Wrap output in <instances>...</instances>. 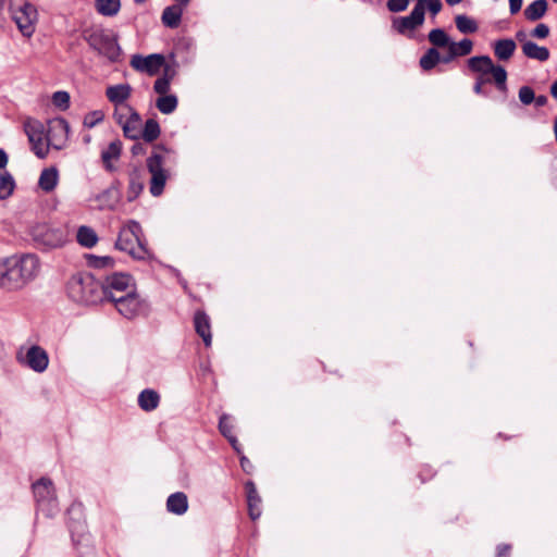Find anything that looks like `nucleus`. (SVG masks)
<instances>
[{
	"label": "nucleus",
	"mask_w": 557,
	"mask_h": 557,
	"mask_svg": "<svg viewBox=\"0 0 557 557\" xmlns=\"http://www.w3.org/2000/svg\"><path fill=\"white\" fill-rule=\"evenodd\" d=\"M535 99V94H534V90L529 87V86H522L520 89H519V100L528 106V104H531Z\"/></svg>",
	"instance_id": "nucleus-46"
},
{
	"label": "nucleus",
	"mask_w": 557,
	"mask_h": 557,
	"mask_svg": "<svg viewBox=\"0 0 557 557\" xmlns=\"http://www.w3.org/2000/svg\"><path fill=\"white\" fill-rule=\"evenodd\" d=\"M409 0H388L387 9L391 12H401L405 11L408 7Z\"/></svg>",
	"instance_id": "nucleus-48"
},
{
	"label": "nucleus",
	"mask_w": 557,
	"mask_h": 557,
	"mask_svg": "<svg viewBox=\"0 0 557 557\" xmlns=\"http://www.w3.org/2000/svg\"><path fill=\"white\" fill-rule=\"evenodd\" d=\"M516 48L515 40L510 38L499 39L494 42V53L500 61L509 60L513 55Z\"/></svg>",
	"instance_id": "nucleus-24"
},
{
	"label": "nucleus",
	"mask_w": 557,
	"mask_h": 557,
	"mask_svg": "<svg viewBox=\"0 0 557 557\" xmlns=\"http://www.w3.org/2000/svg\"><path fill=\"white\" fill-rule=\"evenodd\" d=\"M121 152L122 143L119 139L110 143V145L101 152V160L107 171L113 172L115 170L113 161L119 160Z\"/></svg>",
	"instance_id": "nucleus-21"
},
{
	"label": "nucleus",
	"mask_w": 557,
	"mask_h": 557,
	"mask_svg": "<svg viewBox=\"0 0 557 557\" xmlns=\"http://www.w3.org/2000/svg\"><path fill=\"white\" fill-rule=\"evenodd\" d=\"M24 361L33 371L41 373L48 368L49 357L44 348L34 345L28 348Z\"/></svg>",
	"instance_id": "nucleus-16"
},
{
	"label": "nucleus",
	"mask_w": 557,
	"mask_h": 557,
	"mask_svg": "<svg viewBox=\"0 0 557 557\" xmlns=\"http://www.w3.org/2000/svg\"><path fill=\"white\" fill-rule=\"evenodd\" d=\"M120 297H125V293L124 294H115L114 297H106L104 300H108V301L114 304V298H120Z\"/></svg>",
	"instance_id": "nucleus-58"
},
{
	"label": "nucleus",
	"mask_w": 557,
	"mask_h": 557,
	"mask_svg": "<svg viewBox=\"0 0 557 557\" xmlns=\"http://www.w3.org/2000/svg\"><path fill=\"white\" fill-rule=\"evenodd\" d=\"M166 509L175 515H183L188 509L187 496L183 492L171 494L166 500Z\"/></svg>",
	"instance_id": "nucleus-25"
},
{
	"label": "nucleus",
	"mask_w": 557,
	"mask_h": 557,
	"mask_svg": "<svg viewBox=\"0 0 557 557\" xmlns=\"http://www.w3.org/2000/svg\"><path fill=\"white\" fill-rule=\"evenodd\" d=\"M468 67L471 72L478 73L473 91L476 95L483 92V85L494 82L496 88L502 91H507V72L502 65L494 64L488 55H475L468 60Z\"/></svg>",
	"instance_id": "nucleus-2"
},
{
	"label": "nucleus",
	"mask_w": 557,
	"mask_h": 557,
	"mask_svg": "<svg viewBox=\"0 0 557 557\" xmlns=\"http://www.w3.org/2000/svg\"><path fill=\"white\" fill-rule=\"evenodd\" d=\"M177 97L175 95H164L157 99L156 107L163 114H170L177 107Z\"/></svg>",
	"instance_id": "nucleus-37"
},
{
	"label": "nucleus",
	"mask_w": 557,
	"mask_h": 557,
	"mask_svg": "<svg viewBox=\"0 0 557 557\" xmlns=\"http://www.w3.org/2000/svg\"><path fill=\"white\" fill-rule=\"evenodd\" d=\"M160 133L159 123L154 119H149L146 121L144 128L140 129V138L147 143H152L160 136Z\"/></svg>",
	"instance_id": "nucleus-34"
},
{
	"label": "nucleus",
	"mask_w": 557,
	"mask_h": 557,
	"mask_svg": "<svg viewBox=\"0 0 557 557\" xmlns=\"http://www.w3.org/2000/svg\"><path fill=\"white\" fill-rule=\"evenodd\" d=\"M132 87L128 84H117L109 86L106 89V96L115 107L125 106V101L131 97Z\"/></svg>",
	"instance_id": "nucleus-19"
},
{
	"label": "nucleus",
	"mask_w": 557,
	"mask_h": 557,
	"mask_svg": "<svg viewBox=\"0 0 557 557\" xmlns=\"http://www.w3.org/2000/svg\"><path fill=\"white\" fill-rule=\"evenodd\" d=\"M25 133L32 146V151L40 159L47 157L49 152L48 141L44 125L36 120H28L24 124Z\"/></svg>",
	"instance_id": "nucleus-10"
},
{
	"label": "nucleus",
	"mask_w": 557,
	"mask_h": 557,
	"mask_svg": "<svg viewBox=\"0 0 557 557\" xmlns=\"http://www.w3.org/2000/svg\"><path fill=\"white\" fill-rule=\"evenodd\" d=\"M522 0H509L510 13L516 14L521 10Z\"/></svg>",
	"instance_id": "nucleus-51"
},
{
	"label": "nucleus",
	"mask_w": 557,
	"mask_h": 557,
	"mask_svg": "<svg viewBox=\"0 0 557 557\" xmlns=\"http://www.w3.org/2000/svg\"><path fill=\"white\" fill-rule=\"evenodd\" d=\"M33 493L38 510L47 517L54 516L58 510V498L53 483L48 478H41L33 484Z\"/></svg>",
	"instance_id": "nucleus-7"
},
{
	"label": "nucleus",
	"mask_w": 557,
	"mask_h": 557,
	"mask_svg": "<svg viewBox=\"0 0 557 557\" xmlns=\"http://www.w3.org/2000/svg\"><path fill=\"white\" fill-rule=\"evenodd\" d=\"M511 552V545L510 544H499L496 548V555L497 557H508Z\"/></svg>",
	"instance_id": "nucleus-50"
},
{
	"label": "nucleus",
	"mask_w": 557,
	"mask_h": 557,
	"mask_svg": "<svg viewBox=\"0 0 557 557\" xmlns=\"http://www.w3.org/2000/svg\"><path fill=\"white\" fill-rule=\"evenodd\" d=\"M547 7L546 0H535L524 9V16L528 21H537L545 15Z\"/></svg>",
	"instance_id": "nucleus-31"
},
{
	"label": "nucleus",
	"mask_w": 557,
	"mask_h": 557,
	"mask_svg": "<svg viewBox=\"0 0 557 557\" xmlns=\"http://www.w3.org/2000/svg\"><path fill=\"white\" fill-rule=\"evenodd\" d=\"M115 248L127 252L135 259H146L148 249L143 239V228L137 221L131 220L120 230Z\"/></svg>",
	"instance_id": "nucleus-4"
},
{
	"label": "nucleus",
	"mask_w": 557,
	"mask_h": 557,
	"mask_svg": "<svg viewBox=\"0 0 557 557\" xmlns=\"http://www.w3.org/2000/svg\"><path fill=\"white\" fill-rule=\"evenodd\" d=\"M448 5H456L460 3L462 0H445Z\"/></svg>",
	"instance_id": "nucleus-59"
},
{
	"label": "nucleus",
	"mask_w": 557,
	"mask_h": 557,
	"mask_svg": "<svg viewBox=\"0 0 557 557\" xmlns=\"http://www.w3.org/2000/svg\"><path fill=\"white\" fill-rule=\"evenodd\" d=\"M59 182V172L57 168L51 166L44 169L40 173L39 180H38V186L45 191L50 193L52 191Z\"/></svg>",
	"instance_id": "nucleus-23"
},
{
	"label": "nucleus",
	"mask_w": 557,
	"mask_h": 557,
	"mask_svg": "<svg viewBox=\"0 0 557 557\" xmlns=\"http://www.w3.org/2000/svg\"><path fill=\"white\" fill-rule=\"evenodd\" d=\"M8 164V154L0 148V170H3Z\"/></svg>",
	"instance_id": "nucleus-53"
},
{
	"label": "nucleus",
	"mask_w": 557,
	"mask_h": 557,
	"mask_svg": "<svg viewBox=\"0 0 557 557\" xmlns=\"http://www.w3.org/2000/svg\"><path fill=\"white\" fill-rule=\"evenodd\" d=\"M164 61V57L159 53L147 57L134 54L131 59V66L138 72L156 75L163 66Z\"/></svg>",
	"instance_id": "nucleus-13"
},
{
	"label": "nucleus",
	"mask_w": 557,
	"mask_h": 557,
	"mask_svg": "<svg viewBox=\"0 0 557 557\" xmlns=\"http://www.w3.org/2000/svg\"><path fill=\"white\" fill-rule=\"evenodd\" d=\"M67 296L82 305H96L103 301V286L101 282L88 272L73 274L66 283Z\"/></svg>",
	"instance_id": "nucleus-3"
},
{
	"label": "nucleus",
	"mask_w": 557,
	"mask_h": 557,
	"mask_svg": "<svg viewBox=\"0 0 557 557\" xmlns=\"http://www.w3.org/2000/svg\"><path fill=\"white\" fill-rule=\"evenodd\" d=\"M240 466H242L243 470H244V471H246V472H248V473L250 472V470H251V468H252V466H251V463H250L249 459H248L247 457H245V456H243V457L240 458Z\"/></svg>",
	"instance_id": "nucleus-52"
},
{
	"label": "nucleus",
	"mask_w": 557,
	"mask_h": 557,
	"mask_svg": "<svg viewBox=\"0 0 557 557\" xmlns=\"http://www.w3.org/2000/svg\"><path fill=\"white\" fill-rule=\"evenodd\" d=\"M177 3H180L181 5H187L189 3L190 0H175Z\"/></svg>",
	"instance_id": "nucleus-61"
},
{
	"label": "nucleus",
	"mask_w": 557,
	"mask_h": 557,
	"mask_svg": "<svg viewBox=\"0 0 557 557\" xmlns=\"http://www.w3.org/2000/svg\"><path fill=\"white\" fill-rule=\"evenodd\" d=\"M441 62V54L436 48H430L420 59V66L424 71H431Z\"/></svg>",
	"instance_id": "nucleus-36"
},
{
	"label": "nucleus",
	"mask_w": 557,
	"mask_h": 557,
	"mask_svg": "<svg viewBox=\"0 0 557 557\" xmlns=\"http://www.w3.org/2000/svg\"><path fill=\"white\" fill-rule=\"evenodd\" d=\"M245 491L249 516L252 520H257L261 516V497L252 481L245 483Z\"/></svg>",
	"instance_id": "nucleus-18"
},
{
	"label": "nucleus",
	"mask_w": 557,
	"mask_h": 557,
	"mask_svg": "<svg viewBox=\"0 0 557 557\" xmlns=\"http://www.w3.org/2000/svg\"><path fill=\"white\" fill-rule=\"evenodd\" d=\"M114 306L126 319H133L144 310L143 302L134 290L126 293L125 297L114 298Z\"/></svg>",
	"instance_id": "nucleus-14"
},
{
	"label": "nucleus",
	"mask_w": 557,
	"mask_h": 557,
	"mask_svg": "<svg viewBox=\"0 0 557 557\" xmlns=\"http://www.w3.org/2000/svg\"><path fill=\"white\" fill-rule=\"evenodd\" d=\"M416 9H420V12L424 13L428 9L433 16L438 14L443 8L441 0H417L414 5Z\"/></svg>",
	"instance_id": "nucleus-42"
},
{
	"label": "nucleus",
	"mask_w": 557,
	"mask_h": 557,
	"mask_svg": "<svg viewBox=\"0 0 557 557\" xmlns=\"http://www.w3.org/2000/svg\"><path fill=\"white\" fill-rule=\"evenodd\" d=\"M429 41L435 47L443 48L448 47L450 44V39L448 35L442 28H434L428 35Z\"/></svg>",
	"instance_id": "nucleus-38"
},
{
	"label": "nucleus",
	"mask_w": 557,
	"mask_h": 557,
	"mask_svg": "<svg viewBox=\"0 0 557 557\" xmlns=\"http://www.w3.org/2000/svg\"><path fill=\"white\" fill-rule=\"evenodd\" d=\"M140 126H141V117L135 111L131 113V117L125 121V125L122 127L125 137L129 139H138L140 138Z\"/></svg>",
	"instance_id": "nucleus-30"
},
{
	"label": "nucleus",
	"mask_w": 557,
	"mask_h": 557,
	"mask_svg": "<svg viewBox=\"0 0 557 557\" xmlns=\"http://www.w3.org/2000/svg\"><path fill=\"white\" fill-rule=\"evenodd\" d=\"M3 0H0V5L2 4Z\"/></svg>",
	"instance_id": "nucleus-62"
},
{
	"label": "nucleus",
	"mask_w": 557,
	"mask_h": 557,
	"mask_svg": "<svg viewBox=\"0 0 557 557\" xmlns=\"http://www.w3.org/2000/svg\"><path fill=\"white\" fill-rule=\"evenodd\" d=\"M172 78L173 73H170V71L166 69L164 71V74L161 77L157 78V81L154 82L153 90L160 96L168 95Z\"/></svg>",
	"instance_id": "nucleus-41"
},
{
	"label": "nucleus",
	"mask_w": 557,
	"mask_h": 557,
	"mask_svg": "<svg viewBox=\"0 0 557 557\" xmlns=\"http://www.w3.org/2000/svg\"><path fill=\"white\" fill-rule=\"evenodd\" d=\"M196 333L202 338L205 345L209 347L212 343L210 319L203 311H196L194 315Z\"/></svg>",
	"instance_id": "nucleus-20"
},
{
	"label": "nucleus",
	"mask_w": 557,
	"mask_h": 557,
	"mask_svg": "<svg viewBox=\"0 0 557 557\" xmlns=\"http://www.w3.org/2000/svg\"><path fill=\"white\" fill-rule=\"evenodd\" d=\"M550 94L557 100V79L550 86Z\"/></svg>",
	"instance_id": "nucleus-57"
},
{
	"label": "nucleus",
	"mask_w": 557,
	"mask_h": 557,
	"mask_svg": "<svg viewBox=\"0 0 557 557\" xmlns=\"http://www.w3.org/2000/svg\"><path fill=\"white\" fill-rule=\"evenodd\" d=\"M134 112H135V110L128 104L119 106V107H115L113 117H114L115 122L121 127H123L125 125V121H127L131 117V113H134Z\"/></svg>",
	"instance_id": "nucleus-43"
},
{
	"label": "nucleus",
	"mask_w": 557,
	"mask_h": 557,
	"mask_svg": "<svg viewBox=\"0 0 557 557\" xmlns=\"http://www.w3.org/2000/svg\"><path fill=\"white\" fill-rule=\"evenodd\" d=\"M83 38L89 47L98 54L107 58L111 62L119 61L121 48L116 37L102 28L91 27L83 32Z\"/></svg>",
	"instance_id": "nucleus-5"
},
{
	"label": "nucleus",
	"mask_w": 557,
	"mask_h": 557,
	"mask_svg": "<svg viewBox=\"0 0 557 557\" xmlns=\"http://www.w3.org/2000/svg\"><path fill=\"white\" fill-rule=\"evenodd\" d=\"M553 1L557 3V0H553Z\"/></svg>",
	"instance_id": "nucleus-63"
},
{
	"label": "nucleus",
	"mask_w": 557,
	"mask_h": 557,
	"mask_svg": "<svg viewBox=\"0 0 557 557\" xmlns=\"http://www.w3.org/2000/svg\"><path fill=\"white\" fill-rule=\"evenodd\" d=\"M145 172L138 166H134L128 173L127 200L134 201L144 190Z\"/></svg>",
	"instance_id": "nucleus-17"
},
{
	"label": "nucleus",
	"mask_w": 557,
	"mask_h": 557,
	"mask_svg": "<svg viewBox=\"0 0 557 557\" xmlns=\"http://www.w3.org/2000/svg\"><path fill=\"white\" fill-rule=\"evenodd\" d=\"M456 58H458V57L453 53V50L448 49V53L444 58H441V62L449 63Z\"/></svg>",
	"instance_id": "nucleus-54"
},
{
	"label": "nucleus",
	"mask_w": 557,
	"mask_h": 557,
	"mask_svg": "<svg viewBox=\"0 0 557 557\" xmlns=\"http://www.w3.org/2000/svg\"><path fill=\"white\" fill-rule=\"evenodd\" d=\"M522 52L527 58L541 62L547 61L549 58V50L546 47H541L533 41H525L522 44Z\"/></svg>",
	"instance_id": "nucleus-28"
},
{
	"label": "nucleus",
	"mask_w": 557,
	"mask_h": 557,
	"mask_svg": "<svg viewBox=\"0 0 557 557\" xmlns=\"http://www.w3.org/2000/svg\"><path fill=\"white\" fill-rule=\"evenodd\" d=\"M104 117V114L102 111L96 110L92 112H89L85 115L83 124L87 128H92L98 123H100Z\"/></svg>",
	"instance_id": "nucleus-45"
},
{
	"label": "nucleus",
	"mask_w": 557,
	"mask_h": 557,
	"mask_svg": "<svg viewBox=\"0 0 557 557\" xmlns=\"http://www.w3.org/2000/svg\"><path fill=\"white\" fill-rule=\"evenodd\" d=\"M160 403V395L153 389H144L138 396V405L144 411L154 410Z\"/></svg>",
	"instance_id": "nucleus-29"
},
{
	"label": "nucleus",
	"mask_w": 557,
	"mask_h": 557,
	"mask_svg": "<svg viewBox=\"0 0 557 557\" xmlns=\"http://www.w3.org/2000/svg\"><path fill=\"white\" fill-rule=\"evenodd\" d=\"M455 22L458 30L462 34H471L478 30L476 23L467 15H457Z\"/></svg>",
	"instance_id": "nucleus-39"
},
{
	"label": "nucleus",
	"mask_w": 557,
	"mask_h": 557,
	"mask_svg": "<svg viewBox=\"0 0 557 557\" xmlns=\"http://www.w3.org/2000/svg\"><path fill=\"white\" fill-rule=\"evenodd\" d=\"M15 188V182L11 173L3 170L0 172V199L9 198Z\"/></svg>",
	"instance_id": "nucleus-35"
},
{
	"label": "nucleus",
	"mask_w": 557,
	"mask_h": 557,
	"mask_svg": "<svg viewBox=\"0 0 557 557\" xmlns=\"http://www.w3.org/2000/svg\"><path fill=\"white\" fill-rule=\"evenodd\" d=\"M170 150L163 146H156L153 152L146 161L148 172L150 173L149 191L153 197L163 194L166 181L170 177L169 171L164 168L166 156Z\"/></svg>",
	"instance_id": "nucleus-6"
},
{
	"label": "nucleus",
	"mask_w": 557,
	"mask_h": 557,
	"mask_svg": "<svg viewBox=\"0 0 557 557\" xmlns=\"http://www.w3.org/2000/svg\"><path fill=\"white\" fill-rule=\"evenodd\" d=\"M40 271L39 258L34 253L15 255L0 260V288L17 290L33 281Z\"/></svg>",
	"instance_id": "nucleus-1"
},
{
	"label": "nucleus",
	"mask_w": 557,
	"mask_h": 557,
	"mask_svg": "<svg viewBox=\"0 0 557 557\" xmlns=\"http://www.w3.org/2000/svg\"><path fill=\"white\" fill-rule=\"evenodd\" d=\"M516 38L520 41V42H525L528 41L525 38H527V34L523 32V30H519L517 32L516 34Z\"/></svg>",
	"instance_id": "nucleus-56"
},
{
	"label": "nucleus",
	"mask_w": 557,
	"mask_h": 557,
	"mask_svg": "<svg viewBox=\"0 0 557 557\" xmlns=\"http://www.w3.org/2000/svg\"><path fill=\"white\" fill-rule=\"evenodd\" d=\"M103 286V299L114 297L115 294H126L133 290L132 277L125 273H113L101 282Z\"/></svg>",
	"instance_id": "nucleus-12"
},
{
	"label": "nucleus",
	"mask_w": 557,
	"mask_h": 557,
	"mask_svg": "<svg viewBox=\"0 0 557 557\" xmlns=\"http://www.w3.org/2000/svg\"><path fill=\"white\" fill-rule=\"evenodd\" d=\"M424 22V13L420 9L413 8L408 16H401L393 20V28L404 35L408 30H413L421 26Z\"/></svg>",
	"instance_id": "nucleus-15"
},
{
	"label": "nucleus",
	"mask_w": 557,
	"mask_h": 557,
	"mask_svg": "<svg viewBox=\"0 0 557 557\" xmlns=\"http://www.w3.org/2000/svg\"><path fill=\"white\" fill-rule=\"evenodd\" d=\"M96 10L104 16H114L119 13L121 8L120 0H96Z\"/></svg>",
	"instance_id": "nucleus-33"
},
{
	"label": "nucleus",
	"mask_w": 557,
	"mask_h": 557,
	"mask_svg": "<svg viewBox=\"0 0 557 557\" xmlns=\"http://www.w3.org/2000/svg\"><path fill=\"white\" fill-rule=\"evenodd\" d=\"M70 135V124L63 117H55L48 122V128L46 132V139L48 145L54 149H62Z\"/></svg>",
	"instance_id": "nucleus-11"
},
{
	"label": "nucleus",
	"mask_w": 557,
	"mask_h": 557,
	"mask_svg": "<svg viewBox=\"0 0 557 557\" xmlns=\"http://www.w3.org/2000/svg\"><path fill=\"white\" fill-rule=\"evenodd\" d=\"M534 102L537 107H543L547 103V97L543 95L537 96L535 97Z\"/></svg>",
	"instance_id": "nucleus-55"
},
{
	"label": "nucleus",
	"mask_w": 557,
	"mask_h": 557,
	"mask_svg": "<svg viewBox=\"0 0 557 557\" xmlns=\"http://www.w3.org/2000/svg\"><path fill=\"white\" fill-rule=\"evenodd\" d=\"M33 239L42 249L60 248L66 243V233L49 224H38L32 231Z\"/></svg>",
	"instance_id": "nucleus-8"
},
{
	"label": "nucleus",
	"mask_w": 557,
	"mask_h": 557,
	"mask_svg": "<svg viewBox=\"0 0 557 557\" xmlns=\"http://www.w3.org/2000/svg\"><path fill=\"white\" fill-rule=\"evenodd\" d=\"M139 150H141V147H140V146H138V145H134V146H133V148H132V152H133L134 154H136Z\"/></svg>",
	"instance_id": "nucleus-60"
},
{
	"label": "nucleus",
	"mask_w": 557,
	"mask_h": 557,
	"mask_svg": "<svg viewBox=\"0 0 557 557\" xmlns=\"http://www.w3.org/2000/svg\"><path fill=\"white\" fill-rule=\"evenodd\" d=\"M12 17L23 36L30 37L34 34L38 13L33 4L24 2L18 7H12Z\"/></svg>",
	"instance_id": "nucleus-9"
},
{
	"label": "nucleus",
	"mask_w": 557,
	"mask_h": 557,
	"mask_svg": "<svg viewBox=\"0 0 557 557\" xmlns=\"http://www.w3.org/2000/svg\"><path fill=\"white\" fill-rule=\"evenodd\" d=\"M184 7L185 5H181L177 2L176 4L166 7L162 13V23L170 28L177 27L181 23Z\"/></svg>",
	"instance_id": "nucleus-26"
},
{
	"label": "nucleus",
	"mask_w": 557,
	"mask_h": 557,
	"mask_svg": "<svg viewBox=\"0 0 557 557\" xmlns=\"http://www.w3.org/2000/svg\"><path fill=\"white\" fill-rule=\"evenodd\" d=\"M473 49V42L471 39L465 38L459 42L450 41L449 50L457 57H465L471 53Z\"/></svg>",
	"instance_id": "nucleus-40"
},
{
	"label": "nucleus",
	"mask_w": 557,
	"mask_h": 557,
	"mask_svg": "<svg viewBox=\"0 0 557 557\" xmlns=\"http://www.w3.org/2000/svg\"><path fill=\"white\" fill-rule=\"evenodd\" d=\"M98 209L113 210L119 201V190L114 187L107 188L96 197Z\"/></svg>",
	"instance_id": "nucleus-27"
},
{
	"label": "nucleus",
	"mask_w": 557,
	"mask_h": 557,
	"mask_svg": "<svg viewBox=\"0 0 557 557\" xmlns=\"http://www.w3.org/2000/svg\"><path fill=\"white\" fill-rule=\"evenodd\" d=\"M219 430L221 434L227 438L232 447L240 453L239 443L236 436L234 435V425L231 420V416L223 413L219 420Z\"/></svg>",
	"instance_id": "nucleus-22"
},
{
	"label": "nucleus",
	"mask_w": 557,
	"mask_h": 557,
	"mask_svg": "<svg viewBox=\"0 0 557 557\" xmlns=\"http://www.w3.org/2000/svg\"><path fill=\"white\" fill-rule=\"evenodd\" d=\"M114 263V260L111 257H96L90 256L89 264L94 268H107L112 267Z\"/></svg>",
	"instance_id": "nucleus-47"
},
{
	"label": "nucleus",
	"mask_w": 557,
	"mask_h": 557,
	"mask_svg": "<svg viewBox=\"0 0 557 557\" xmlns=\"http://www.w3.org/2000/svg\"><path fill=\"white\" fill-rule=\"evenodd\" d=\"M76 238L79 245L86 248H92L98 243L97 233L89 226H81L77 230Z\"/></svg>",
	"instance_id": "nucleus-32"
},
{
	"label": "nucleus",
	"mask_w": 557,
	"mask_h": 557,
	"mask_svg": "<svg viewBox=\"0 0 557 557\" xmlns=\"http://www.w3.org/2000/svg\"><path fill=\"white\" fill-rule=\"evenodd\" d=\"M52 103L61 109L66 110L70 107V95L67 91H55L52 96Z\"/></svg>",
	"instance_id": "nucleus-44"
},
{
	"label": "nucleus",
	"mask_w": 557,
	"mask_h": 557,
	"mask_svg": "<svg viewBox=\"0 0 557 557\" xmlns=\"http://www.w3.org/2000/svg\"><path fill=\"white\" fill-rule=\"evenodd\" d=\"M549 35V27L546 24H537L532 30V36L535 38L544 39Z\"/></svg>",
	"instance_id": "nucleus-49"
}]
</instances>
